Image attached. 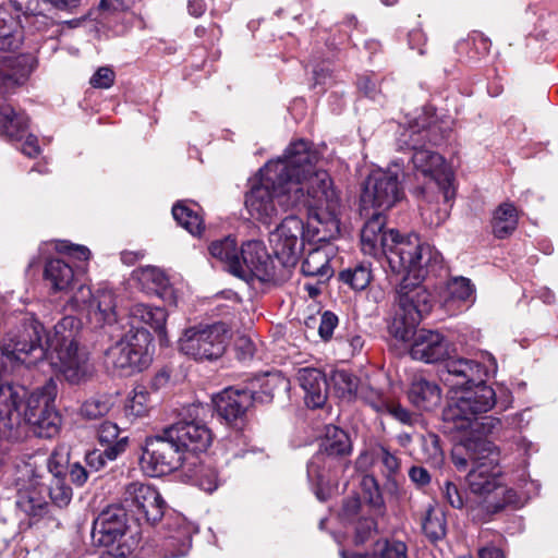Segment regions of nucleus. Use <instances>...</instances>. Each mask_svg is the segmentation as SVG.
Segmentation results:
<instances>
[{
    "label": "nucleus",
    "instance_id": "nucleus-5",
    "mask_svg": "<svg viewBox=\"0 0 558 558\" xmlns=\"http://www.w3.org/2000/svg\"><path fill=\"white\" fill-rule=\"evenodd\" d=\"M351 449V440L344 430L333 425L326 427L319 450L307 463V477L318 500L326 501L336 492L339 475L348 468L344 458Z\"/></svg>",
    "mask_w": 558,
    "mask_h": 558
},
{
    "label": "nucleus",
    "instance_id": "nucleus-26",
    "mask_svg": "<svg viewBox=\"0 0 558 558\" xmlns=\"http://www.w3.org/2000/svg\"><path fill=\"white\" fill-rule=\"evenodd\" d=\"M169 534L162 543L163 558L184 557L191 547L192 527L183 518L177 515L168 523Z\"/></svg>",
    "mask_w": 558,
    "mask_h": 558
},
{
    "label": "nucleus",
    "instance_id": "nucleus-47",
    "mask_svg": "<svg viewBox=\"0 0 558 558\" xmlns=\"http://www.w3.org/2000/svg\"><path fill=\"white\" fill-rule=\"evenodd\" d=\"M441 495L442 498L456 509H462L464 506L469 507L468 501L464 499L462 492L458 488V486L450 482L446 481L441 486Z\"/></svg>",
    "mask_w": 558,
    "mask_h": 558
},
{
    "label": "nucleus",
    "instance_id": "nucleus-28",
    "mask_svg": "<svg viewBox=\"0 0 558 558\" xmlns=\"http://www.w3.org/2000/svg\"><path fill=\"white\" fill-rule=\"evenodd\" d=\"M118 300L114 291L108 287H100L94 293L89 304V316L99 326L112 325L118 320Z\"/></svg>",
    "mask_w": 558,
    "mask_h": 558
},
{
    "label": "nucleus",
    "instance_id": "nucleus-54",
    "mask_svg": "<svg viewBox=\"0 0 558 558\" xmlns=\"http://www.w3.org/2000/svg\"><path fill=\"white\" fill-rule=\"evenodd\" d=\"M94 298V293L92 292L89 287L81 284L72 296L73 306L83 310L86 308L89 312V304Z\"/></svg>",
    "mask_w": 558,
    "mask_h": 558
},
{
    "label": "nucleus",
    "instance_id": "nucleus-35",
    "mask_svg": "<svg viewBox=\"0 0 558 558\" xmlns=\"http://www.w3.org/2000/svg\"><path fill=\"white\" fill-rule=\"evenodd\" d=\"M45 278L54 291H64L74 279L72 267L62 259H50L45 267Z\"/></svg>",
    "mask_w": 558,
    "mask_h": 558
},
{
    "label": "nucleus",
    "instance_id": "nucleus-21",
    "mask_svg": "<svg viewBox=\"0 0 558 558\" xmlns=\"http://www.w3.org/2000/svg\"><path fill=\"white\" fill-rule=\"evenodd\" d=\"M270 401V393L263 398L252 395L251 390L234 388H227L214 398L218 415L229 423L241 420L253 402L267 403Z\"/></svg>",
    "mask_w": 558,
    "mask_h": 558
},
{
    "label": "nucleus",
    "instance_id": "nucleus-51",
    "mask_svg": "<svg viewBox=\"0 0 558 558\" xmlns=\"http://www.w3.org/2000/svg\"><path fill=\"white\" fill-rule=\"evenodd\" d=\"M114 72L108 66L99 68L90 77L89 83L95 88H110L114 83Z\"/></svg>",
    "mask_w": 558,
    "mask_h": 558
},
{
    "label": "nucleus",
    "instance_id": "nucleus-43",
    "mask_svg": "<svg viewBox=\"0 0 558 558\" xmlns=\"http://www.w3.org/2000/svg\"><path fill=\"white\" fill-rule=\"evenodd\" d=\"M425 535L432 541H438L446 534V520L441 512L429 509L422 523Z\"/></svg>",
    "mask_w": 558,
    "mask_h": 558
},
{
    "label": "nucleus",
    "instance_id": "nucleus-18",
    "mask_svg": "<svg viewBox=\"0 0 558 558\" xmlns=\"http://www.w3.org/2000/svg\"><path fill=\"white\" fill-rule=\"evenodd\" d=\"M305 226L296 216L286 217L269 233V243L277 260L286 268L294 267L304 248Z\"/></svg>",
    "mask_w": 558,
    "mask_h": 558
},
{
    "label": "nucleus",
    "instance_id": "nucleus-7",
    "mask_svg": "<svg viewBox=\"0 0 558 558\" xmlns=\"http://www.w3.org/2000/svg\"><path fill=\"white\" fill-rule=\"evenodd\" d=\"M426 136L427 132L425 130H418L414 126L403 128L399 134L398 144L401 149L412 151L410 161L413 169L423 177L435 181L442 193L444 199L449 202L454 197L453 174L439 154L423 147Z\"/></svg>",
    "mask_w": 558,
    "mask_h": 558
},
{
    "label": "nucleus",
    "instance_id": "nucleus-23",
    "mask_svg": "<svg viewBox=\"0 0 558 558\" xmlns=\"http://www.w3.org/2000/svg\"><path fill=\"white\" fill-rule=\"evenodd\" d=\"M296 379L305 392L307 407L316 409L325 404L328 384L325 374L320 369L310 366L299 368Z\"/></svg>",
    "mask_w": 558,
    "mask_h": 558
},
{
    "label": "nucleus",
    "instance_id": "nucleus-2",
    "mask_svg": "<svg viewBox=\"0 0 558 558\" xmlns=\"http://www.w3.org/2000/svg\"><path fill=\"white\" fill-rule=\"evenodd\" d=\"M82 322L74 316H64L53 327V332L43 342L45 328L34 317H25L17 330L9 336L8 342L0 348L1 357H5L12 368L19 365L31 367L41 361L47 350L51 351L52 366L70 385H84L96 373L88 352L80 347L77 337Z\"/></svg>",
    "mask_w": 558,
    "mask_h": 558
},
{
    "label": "nucleus",
    "instance_id": "nucleus-49",
    "mask_svg": "<svg viewBox=\"0 0 558 558\" xmlns=\"http://www.w3.org/2000/svg\"><path fill=\"white\" fill-rule=\"evenodd\" d=\"M120 437V428L116 423L106 421L104 422L98 429V439L100 444L106 445L107 447L116 444Z\"/></svg>",
    "mask_w": 558,
    "mask_h": 558
},
{
    "label": "nucleus",
    "instance_id": "nucleus-50",
    "mask_svg": "<svg viewBox=\"0 0 558 558\" xmlns=\"http://www.w3.org/2000/svg\"><path fill=\"white\" fill-rule=\"evenodd\" d=\"M362 510L361 499L356 494L350 495L343 499L340 515L342 519L352 521L357 518Z\"/></svg>",
    "mask_w": 558,
    "mask_h": 558
},
{
    "label": "nucleus",
    "instance_id": "nucleus-8",
    "mask_svg": "<svg viewBox=\"0 0 558 558\" xmlns=\"http://www.w3.org/2000/svg\"><path fill=\"white\" fill-rule=\"evenodd\" d=\"M397 310L389 325V332L401 341L415 338L416 327L433 308V296L420 283H410L404 277L397 289Z\"/></svg>",
    "mask_w": 558,
    "mask_h": 558
},
{
    "label": "nucleus",
    "instance_id": "nucleus-10",
    "mask_svg": "<svg viewBox=\"0 0 558 558\" xmlns=\"http://www.w3.org/2000/svg\"><path fill=\"white\" fill-rule=\"evenodd\" d=\"M472 458V469L466 475L470 492L486 497L502 486V471L499 465V451L487 439H480L466 446Z\"/></svg>",
    "mask_w": 558,
    "mask_h": 558
},
{
    "label": "nucleus",
    "instance_id": "nucleus-48",
    "mask_svg": "<svg viewBox=\"0 0 558 558\" xmlns=\"http://www.w3.org/2000/svg\"><path fill=\"white\" fill-rule=\"evenodd\" d=\"M501 420L495 416H478L474 422L473 426L469 429L477 432L481 435H490L501 429Z\"/></svg>",
    "mask_w": 558,
    "mask_h": 558
},
{
    "label": "nucleus",
    "instance_id": "nucleus-58",
    "mask_svg": "<svg viewBox=\"0 0 558 558\" xmlns=\"http://www.w3.org/2000/svg\"><path fill=\"white\" fill-rule=\"evenodd\" d=\"M385 413L390 414L391 416H393L396 420L403 424H412L413 422L412 414L405 408L391 400L389 401L388 409H386Z\"/></svg>",
    "mask_w": 558,
    "mask_h": 558
},
{
    "label": "nucleus",
    "instance_id": "nucleus-27",
    "mask_svg": "<svg viewBox=\"0 0 558 558\" xmlns=\"http://www.w3.org/2000/svg\"><path fill=\"white\" fill-rule=\"evenodd\" d=\"M129 318L132 326L130 330H147L146 327H150L159 335L165 333L167 312L162 307L135 303L129 310Z\"/></svg>",
    "mask_w": 558,
    "mask_h": 558
},
{
    "label": "nucleus",
    "instance_id": "nucleus-42",
    "mask_svg": "<svg viewBox=\"0 0 558 558\" xmlns=\"http://www.w3.org/2000/svg\"><path fill=\"white\" fill-rule=\"evenodd\" d=\"M184 473L195 481V484L206 493H213L219 485L217 471L210 466L187 465Z\"/></svg>",
    "mask_w": 558,
    "mask_h": 558
},
{
    "label": "nucleus",
    "instance_id": "nucleus-55",
    "mask_svg": "<svg viewBox=\"0 0 558 558\" xmlns=\"http://www.w3.org/2000/svg\"><path fill=\"white\" fill-rule=\"evenodd\" d=\"M481 438L476 439H468L465 444L461 447H457L452 452V462L456 465L458 470H465L469 465V461L472 462V458L469 456V452L466 450V446L470 442L477 441Z\"/></svg>",
    "mask_w": 558,
    "mask_h": 558
},
{
    "label": "nucleus",
    "instance_id": "nucleus-61",
    "mask_svg": "<svg viewBox=\"0 0 558 558\" xmlns=\"http://www.w3.org/2000/svg\"><path fill=\"white\" fill-rule=\"evenodd\" d=\"M70 478L73 484L83 486L88 478V471L78 462L70 465Z\"/></svg>",
    "mask_w": 558,
    "mask_h": 558
},
{
    "label": "nucleus",
    "instance_id": "nucleus-63",
    "mask_svg": "<svg viewBox=\"0 0 558 558\" xmlns=\"http://www.w3.org/2000/svg\"><path fill=\"white\" fill-rule=\"evenodd\" d=\"M60 456L57 451H53L47 461L48 472L51 474L52 478L63 477L64 466L63 463L59 460Z\"/></svg>",
    "mask_w": 558,
    "mask_h": 558
},
{
    "label": "nucleus",
    "instance_id": "nucleus-13",
    "mask_svg": "<svg viewBox=\"0 0 558 558\" xmlns=\"http://www.w3.org/2000/svg\"><path fill=\"white\" fill-rule=\"evenodd\" d=\"M150 341L148 330L137 328L129 330L120 340L106 351V363L119 371L121 375L130 376L142 372L150 363L147 344Z\"/></svg>",
    "mask_w": 558,
    "mask_h": 558
},
{
    "label": "nucleus",
    "instance_id": "nucleus-39",
    "mask_svg": "<svg viewBox=\"0 0 558 558\" xmlns=\"http://www.w3.org/2000/svg\"><path fill=\"white\" fill-rule=\"evenodd\" d=\"M210 255L225 264L229 272L233 275V263H238L239 250L235 240L226 236L221 240L214 241L209 245Z\"/></svg>",
    "mask_w": 558,
    "mask_h": 558
},
{
    "label": "nucleus",
    "instance_id": "nucleus-64",
    "mask_svg": "<svg viewBox=\"0 0 558 558\" xmlns=\"http://www.w3.org/2000/svg\"><path fill=\"white\" fill-rule=\"evenodd\" d=\"M409 476L417 486H425L430 482L428 471L422 466H412L409 471Z\"/></svg>",
    "mask_w": 558,
    "mask_h": 558
},
{
    "label": "nucleus",
    "instance_id": "nucleus-52",
    "mask_svg": "<svg viewBox=\"0 0 558 558\" xmlns=\"http://www.w3.org/2000/svg\"><path fill=\"white\" fill-rule=\"evenodd\" d=\"M377 454L387 472V476H391L399 471L400 460L386 447H379Z\"/></svg>",
    "mask_w": 558,
    "mask_h": 558
},
{
    "label": "nucleus",
    "instance_id": "nucleus-3",
    "mask_svg": "<svg viewBox=\"0 0 558 558\" xmlns=\"http://www.w3.org/2000/svg\"><path fill=\"white\" fill-rule=\"evenodd\" d=\"M497 368L496 359L488 352L481 354V361L458 357L446 362L441 379L458 390L442 411L445 432L469 430L478 416L498 404L495 389L485 384Z\"/></svg>",
    "mask_w": 558,
    "mask_h": 558
},
{
    "label": "nucleus",
    "instance_id": "nucleus-30",
    "mask_svg": "<svg viewBox=\"0 0 558 558\" xmlns=\"http://www.w3.org/2000/svg\"><path fill=\"white\" fill-rule=\"evenodd\" d=\"M474 286L471 280L464 277L450 279L441 294L444 306L448 311H458L468 301L474 300Z\"/></svg>",
    "mask_w": 558,
    "mask_h": 558
},
{
    "label": "nucleus",
    "instance_id": "nucleus-59",
    "mask_svg": "<svg viewBox=\"0 0 558 558\" xmlns=\"http://www.w3.org/2000/svg\"><path fill=\"white\" fill-rule=\"evenodd\" d=\"M422 217L429 226H439L441 225L449 216L448 209H438L435 215L432 213V208L423 207L422 208Z\"/></svg>",
    "mask_w": 558,
    "mask_h": 558
},
{
    "label": "nucleus",
    "instance_id": "nucleus-11",
    "mask_svg": "<svg viewBox=\"0 0 558 558\" xmlns=\"http://www.w3.org/2000/svg\"><path fill=\"white\" fill-rule=\"evenodd\" d=\"M197 456L182 452L173 439L162 434L149 437L145 441L141 457L142 469L153 477L162 476L178 469L183 471L187 465H196Z\"/></svg>",
    "mask_w": 558,
    "mask_h": 558
},
{
    "label": "nucleus",
    "instance_id": "nucleus-9",
    "mask_svg": "<svg viewBox=\"0 0 558 558\" xmlns=\"http://www.w3.org/2000/svg\"><path fill=\"white\" fill-rule=\"evenodd\" d=\"M57 395L58 385L52 378L32 392L25 389L20 410L28 430L37 437L52 438L60 430L61 416L54 405Z\"/></svg>",
    "mask_w": 558,
    "mask_h": 558
},
{
    "label": "nucleus",
    "instance_id": "nucleus-34",
    "mask_svg": "<svg viewBox=\"0 0 558 558\" xmlns=\"http://www.w3.org/2000/svg\"><path fill=\"white\" fill-rule=\"evenodd\" d=\"M129 446V437L122 436L116 444L106 447L104 451L95 449L85 454V462L90 471L97 472L104 469L108 461H114Z\"/></svg>",
    "mask_w": 558,
    "mask_h": 558
},
{
    "label": "nucleus",
    "instance_id": "nucleus-4",
    "mask_svg": "<svg viewBox=\"0 0 558 558\" xmlns=\"http://www.w3.org/2000/svg\"><path fill=\"white\" fill-rule=\"evenodd\" d=\"M367 216L369 218L361 231L362 251L374 257L384 255L392 274L412 275L415 280H422L441 266V254L430 244L421 242L416 234L401 236L393 229L386 231L381 213H368Z\"/></svg>",
    "mask_w": 558,
    "mask_h": 558
},
{
    "label": "nucleus",
    "instance_id": "nucleus-31",
    "mask_svg": "<svg viewBox=\"0 0 558 558\" xmlns=\"http://www.w3.org/2000/svg\"><path fill=\"white\" fill-rule=\"evenodd\" d=\"M28 126L24 112H16L9 104L0 105V130L11 141H21Z\"/></svg>",
    "mask_w": 558,
    "mask_h": 558
},
{
    "label": "nucleus",
    "instance_id": "nucleus-60",
    "mask_svg": "<svg viewBox=\"0 0 558 558\" xmlns=\"http://www.w3.org/2000/svg\"><path fill=\"white\" fill-rule=\"evenodd\" d=\"M57 248L58 251L65 252L69 255L81 260H87L90 256V251L83 245H72L62 243L61 245L57 246Z\"/></svg>",
    "mask_w": 558,
    "mask_h": 558
},
{
    "label": "nucleus",
    "instance_id": "nucleus-62",
    "mask_svg": "<svg viewBox=\"0 0 558 558\" xmlns=\"http://www.w3.org/2000/svg\"><path fill=\"white\" fill-rule=\"evenodd\" d=\"M235 348L241 360L251 359L255 352L254 343L247 337H240L236 340Z\"/></svg>",
    "mask_w": 558,
    "mask_h": 558
},
{
    "label": "nucleus",
    "instance_id": "nucleus-1",
    "mask_svg": "<svg viewBox=\"0 0 558 558\" xmlns=\"http://www.w3.org/2000/svg\"><path fill=\"white\" fill-rule=\"evenodd\" d=\"M318 155L308 142L291 143L282 157L270 160L259 170V181L245 196L251 217L266 226L283 210H305L308 231L317 242L340 233L341 203L329 174L316 167Z\"/></svg>",
    "mask_w": 558,
    "mask_h": 558
},
{
    "label": "nucleus",
    "instance_id": "nucleus-32",
    "mask_svg": "<svg viewBox=\"0 0 558 558\" xmlns=\"http://www.w3.org/2000/svg\"><path fill=\"white\" fill-rule=\"evenodd\" d=\"M518 221L519 216L514 205L511 203H502L495 209L493 215V233L498 239H505L517 229Z\"/></svg>",
    "mask_w": 558,
    "mask_h": 558
},
{
    "label": "nucleus",
    "instance_id": "nucleus-20",
    "mask_svg": "<svg viewBox=\"0 0 558 558\" xmlns=\"http://www.w3.org/2000/svg\"><path fill=\"white\" fill-rule=\"evenodd\" d=\"M233 275L243 279L256 277L268 280L274 276V262L262 241L251 240L242 244Z\"/></svg>",
    "mask_w": 558,
    "mask_h": 558
},
{
    "label": "nucleus",
    "instance_id": "nucleus-16",
    "mask_svg": "<svg viewBox=\"0 0 558 558\" xmlns=\"http://www.w3.org/2000/svg\"><path fill=\"white\" fill-rule=\"evenodd\" d=\"M16 488V506L26 515L43 518L49 511L46 499L47 487L43 482V474L35 464L24 462L16 468L14 480Z\"/></svg>",
    "mask_w": 558,
    "mask_h": 558
},
{
    "label": "nucleus",
    "instance_id": "nucleus-40",
    "mask_svg": "<svg viewBox=\"0 0 558 558\" xmlns=\"http://www.w3.org/2000/svg\"><path fill=\"white\" fill-rule=\"evenodd\" d=\"M10 4L16 12L24 15L26 22L33 17L35 21L31 25L35 26L36 29H40L37 24H46L45 10L47 5L44 0H10Z\"/></svg>",
    "mask_w": 558,
    "mask_h": 558
},
{
    "label": "nucleus",
    "instance_id": "nucleus-36",
    "mask_svg": "<svg viewBox=\"0 0 558 558\" xmlns=\"http://www.w3.org/2000/svg\"><path fill=\"white\" fill-rule=\"evenodd\" d=\"M154 402L149 389L144 385H137L128 398L124 411L129 417H144L153 408Z\"/></svg>",
    "mask_w": 558,
    "mask_h": 558
},
{
    "label": "nucleus",
    "instance_id": "nucleus-56",
    "mask_svg": "<svg viewBox=\"0 0 558 558\" xmlns=\"http://www.w3.org/2000/svg\"><path fill=\"white\" fill-rule=\"evenodd\" d=\"M380 558H407V545L401 541L387 542Z\"/></svg>",
    "mask_w": 558,
    "mask_h": 558
},
{
    "label": "nucleus",
    "instance_id": "nucleus-25",
    "mask_svg": "<svg viewBox=\"0 0 558 558\" xmlns=\"http://www.w3.org/2000/svg\"><path fill=\"white\" fill-rule=\"evenodd\" d=\"M333 256V248L329 244L311 247L301 265V270L304 276L318 278V284L326 282L333 275V269L330 265Z\"/></svg>",
    "mask_w": 558,
    "mask_h": 558
},
{
    "label": "nucleus",
    "instance_id": "nucleus-14",
    "mask_svg": "<svg viewBox=\"0 0 558 558\" xmlns=\"http://www.w3.org/2000/svg\"><path fill=\"white\" fill-rule=\"evenodd\" d=\"M228 329L221 323L185 329L179 339V350L195 361L220 359L228 344Z\"/></svg>",
    "mask_w": 558,
    "mask_h": 558
},
{
    "label": "nucleus",
    "instance_id": "nucleus-45",
    "mask_svg": "<svg viewBox=\"0 0 558 558\" xmlns=\"http://www.w3.org/2000/svg\"><path fill=\"white\" fill-rule=\"evenodd\" d=\"M356 398L362 399L378 413H385L390 401L388 396H386L383 391L377 390L367 384L360 385V390Z\"/></svg>",
    "mask_w": 558,
    "mask_h": 558
},
{
    "label": "nucleus",
    "instance_id": "nucleus-41",
    "mask_svg": "<svg viewBox=\"0 0 558 558\" xmlns=\"http://www.w3.org/2000/svg\"><path fill=\"white\" fill-rule=\"evenodd\" d=\"M331 384L337 396L347 400L356 398L361 385L359 379L347 371H336L331 376Z\"/></svg>",
    "mask_w": 558,
    "mask_h": 558
},
{
    "label": "nucleus",
    "instance_id": "nucleus-38",
    "mask_svg": "<svg viewBox=\"0 0 558 558\" xmlns=\"http://www.w3.org/2000/svg\"><path fill=\"white\" fill-rule=\"evenodd\" d=\"M175 221L193 235H198L204 230V221L199 214L183 202L172 207Z\"/></svg>",
    "mask_w": 558,
    "mask_h": 558
},
{
    "label": "nucleus",
    "instance_id": "nucleus-19",
    "mask_svg": "<svg viewBox=\"0 0 558 558\" xmlns=\"http://www.w3.org/2000/svg\"><path fill=\"white\" fill-rule=\"evenodd\" d=\"M203 410V407L192 404L187 409L191 420H180L166 428V435L177 442L182 452L195 454L205 451L211 442L210 429L202 421L196 420Z\"/></svg>",
    "mask_w": 558,
    "mask_h": 558
},
{
    "label": "nucleus",
    "instance_id": "nucleus-53",
    "mask_svg": "<svg viewBox=\"0 0 558 558\" xmlns=\"http://www.w3.org/2000/svg\"><path fill=\"white\" fill-rule=\"evenodd\" d=\"M338 324V317L331 312H325L320 317L318 333L324 340H329Z\"/></svg>",
    "mask_w": 558,
    "mask_h": 558
},
{
    "label": "nucleus",
    "instance_id": "nucleus-29",
    "mask_svg": "<svg viewBox=\"0 0 558 558\" xmlns=\"http://www.w3.org/2000/svg\"><path fill=\"white\" fill-rule=\"evenodd\" d=\"M409 400L417 409L432 411L441 400V391L435 381L415 377L409 390Z\"/></svg>",
    "mask_w": 558,
    "mask_h": 558
},
{
    "label": "nucleus",
    "instance_id": "nucleus-33",
    "mask_svg": "<svg viewBox=\"0 0 558 558\" xmlns=\"http://www.w3.org/2000/svg\"><path fill=\"white\" fill-rule=\"evenodd\" d=\"M116 397L111 393H96L86 399L80 407L78 414L83 420L95 421L105 417L114 407Z\"/></svg>",
    "mask_w": 558,
    "mask_h": 558
},
{
    "label": "nucleus",
    "instance_id": "nucleus-6",
    "mask_svg": "<svg viewBox=\"0 0 558 558\" xmlns=\"http://www.w3.org/2000/svg\"><path fill=\"white\" fill-rule=\"evenodd\" d=\"M22 22L0 8V99L24 84L32 71L26 56L5 53L16 49L23 39Z\"/></svg>",
    "mask_w": 558,
    "mask_h": 558
},
{
    "label": "nucleus",
    "instance_id": "nucleus-24",
    "mask_svg": "<svg viewBox=\"0 0 558 558\" xmlns=\"http://www.w3.org/2000/svg\"><path fill=\"white\" fill-rule=\"evenodd\" d=\"M132 276L143 292L157 295L162 300H171L173 298V290L169 278L159 267L150 265L138 267L133 270Z\"/></svg>",
    "mask_w": 558,
    "mask_h": 558
},
{
    "label": "nucleus",
    "instance_id": "nucleus-44",
    "mask_svg": "<svg viewBox=\"0 0 558 558\" xmlns=\"http://www.w3.org/2000/svg\"><path fill=\"white\" fill-rule=\"evenodd\" d=\"M340 278L354 290H364L371 282L372 272L366 265L361 264L354 268L343 270Z\"/></svg>",
    "mask_w": 558,
    "mask_h": 558
},
{
    "label": "nucleus",
    "instance_id": "nucleus-17",
    "mask_svg": "<svg viewBox=\"0 0 558 558\" xmlns=\"http://www.w3.org/2000/svg\"><path fill=\"white\" fill-rule=\"evenodd\" d=\"M120 505L138 522L156 524L163 515L165 501L157 489L143 482H130L123 486Z\"/></svg>",
    "mask_w": 558,
    "mask_h": 558
},
{
    "label": "nucleus",
    "instance_id": "nucleus-22",
    "mask_svg": "<svg viewBox=\"0 0 558 558\" xmlns=\"http://www.w3.org/2000/svg\"><path fill=\"white\" fill-rule=\"evenodd\" d=\"M410 355L424 363H436L449 355V341L437 331L422 329L415 335Z\"/></svg>",
    "mask_w": 558,
    "mask_h": 558
},
{
    "label": "nucleus",
    "instance_id": "nucleus-37",
    "mask_svg": "<svg viewBox=\"0 0 558 558\" xmlns=\"http://www.w3.org/2000/svg\"><path fill=\"white\" fill-rule=\"evenodd\" d=\"M369 508L371 515H361L356 521V537L360 542L366 541L374 532H376L377 522L375 518L383 517L385 514L384 500L379 495L371 498Z\"/></svg>",
    "mask_w": 558,
    "mask_h": 558
},
{
    "label": "nucleus",
    "instance_id": "nucleus-12",
    "mask_svg": "<svg viewBox=\"0 0 558 558\" xmlns=\"http://www.w3.org/2000/svg\"><path fill=\"white\" fill-rule=\"evenodd\" d=\"M402 163L403 160L401 163L395 161L387 170H375L367 177L361 194V209L364 215H368L369 209L383 214L402 197L399 182V168Z\"/></svg>",
    "mask_w": 558,
    "mask_h": 558
},
{
    "label": "nucleus",
    "instance_id": "nucleus-15",
    "mask_svg": "<svg viewBox=\"0 0 558 558\" xmlns=\"http://www.w3.org/2000/svg\"><path fill=\"white\" fill-rule=\"evenodd\" d=\"M126 522V510L121 505L108 506L94 521L92 532L94 542L106 547L119 543L112 555L118 558H126L136 546V541L133 537L131 543L128 541L120 543L128 531Z\"/></svg>",
    "mask_w": 558,
    "mask_h": 558
},
{
    "label": "nucleus",
    "instance_id": "nucleus-57",
    "mask_svg": "<svg viewBox=\"0 0 558 558\" xmlns=\"http://www.w3.org/2000/svg\"><path fill=\"white\" fill-rule=\"evenodd\" d=\"M245 440L243 438V435L239 432H234L225 442V448L227 453H229L231 457H242L244 453V450L241 448H238L240 445H244Z\"/></svg>",
    "mask_w": 558,
    "mask_h": 558
},
{
    "label": "nucleus",
    "instance_id": "nucleus-46",
    "mask_svg": "<svg viewBox=\"0 0 558 558\" xmlns=\"http://www.w3.org/2000/svg\"><path fill=\"white\" fill-rule=\"evenodd\" d=\"M47 492L52 504L59 508L68 506L72 499V488L65 483L64 477L51 478Z\"/></svg>",
    "mask_w": 558,
    "mask_h": 558
}]
</instances>
